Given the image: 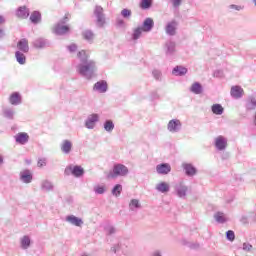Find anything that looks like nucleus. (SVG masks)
<instances>
[{
  "mask_svg": "<svg viewBox=\"0 0 256 256\" xmlns=\"http://www.w3.org/2000/svg\"><path fill=\"white\" fill-rule=\"evenodd\" d=\"M77 57L80 63L76 66V71L84 77V79H93L97 72V62L89 60V54L85 50H81L77 53Z\"/></svg>",
  "mask_w": 256,
  "mask_h": 256,
  "instance_id": "obj_1",
  "label": "nucleus"
},
{
  "mask_svg": "<svg viewBox=\"0 0 256 256\" xmlns=\"http://www.w3.org/2000/svg\"><path fill=\"white\" fill-rule=\"evenodd\" d=\"M129 173L127 166L123 164H114L113 169L108 173L107 179H117V177H125Z\"/></svg>",
  "mask_w": 256,
  "mask_h": 256,
  "instance_id": "obj_2",
  "label": "nucleus"
},
{
  "mask_svg": "<svg viewBox=\"0 0 256 256\" xmlns=\"http://www.w3.org/2000/svg\"><path fill=\"white\" fill-rule=\"evenodd\" d=\"M64 175H66L67 177H69V175H73V177L79 179V177H83V175H85V169H83V167L79 165L70 164L66 166L64 170Z\"/></svg>",
  "mask_w": 256,
  "mask_h": 256,
  "instance_id": "obj_3",
  "label": "nucleus"
},
{
  "mask_svg": "<svg viewBox=\"0 0 256 256\" xmlns=\"http://www.w3.org/2000/svg\"><path fill=\"white\" fill-rule=\"evenodd\" d=\"M67 21H69V18L66 16L55 25L54 33L56 35H67L69 33V26L65 25Z\"/></svg>",
  "mask_w": 256,
  "mask_h": 256,
  "instance_id": "obj_4",
  "label": "nucleus"
},
{
  "mask_svg": "<svg viewBox=\"0 0 256 256\" xmlns=\"http://www.w3.org/2000/svg\"><path fill=\"white\" fill-rule=\"evenodd\" d=\"M174 190L180 199H185L187 197V193L189 192V187L185 185V182L180 181L174 185Z\"/></svg>",
  "mask_w": 256,
  "mask_h": 256,
  "instance_id": "obj_5",
  "label": "nucleus"
},
{
  "mask_svg": "<svg viewBox=\"0 0 256 256\" xmlns=\"http://www.w3.org/2000/svg\"><path fill=\"white\" fill-rule=\"evenodd\" d=\"M182 128L183 124L179 119H172L167 124V129L169 133H179V131H181Z\"/></svg>",
  "mask_w": 256,
  "mask_h": 256,
  "instance_id": "obj_6",
  "label": "nucleus"
},
{
  "mask_svg": "<svg viewBox=\"0 0 256 256\" xmlns=\"http://www.w3.org/2000/svg\"><path fill=\"white\" fill-rule=\"evenodd\" d=\"M94 15L96 17V23L99 27L105 25V14L103 13V7L97 5L94 9Z\"/></svg>",
  "mask_w": 256,
  "mask_h": 256,
  "instance_id": "obj_7",
  "label": "nucleus"
},
{
  "mask_svg": "<svg viewBox=\"0 0 256 256\" xmlns=\"http://www.w3.org/2000/svg\"><path fill=\"white\" fill-rule=\"evenodd\" d=\"M99 123V114H90L85 120L86 129H95V125Z\"/></svg>",
  "mask_w": 256,
  "mask_h": 256,
  "instance_id": "obj_8",
  "label": "nucleus"
},
{
  "mask_svg": "<svg viewBox=\"0 0 256 256\" xmlns=\"http://www.w3.org/2000/svg\"><path fill=\"white\" fill-rule=\"evenodd\" d=\"M227 138L225 136H217L214 139V146L217 149V151H225L227 149Z\"/></svg>",
  "mask_w": 256,
  "mask_h": 256,
  "instance_id": "obj_9",
  "label": "nucleus"
},
{
  "mask_svg": "<svg viewBox=\"0 0 256 256\" xmlns=\"http://www.w3.org/2000/svg\"><path fill=\"white\" fill-rule=\"evenodd\" d=\"M166 35H169L170 37H174V35H177V21L172 20L166 24L165 27Z\"/></svg>",
  "mask_w": 256,
  "mask_h": 256,
  "instance_id": "obj_10",
  "label": "nucleus"
},
{
  "mask_svg": "<svg viewBox=\"0 0 256 256\" xmlns=\"http://www.w3.org/2000/svg\"><path fill=\"white\" fill-rule=\"evenodd\" d=\"M156 173L158 175H169L171 173V164L161 163L156 165Z\"/></svg>",
  "mask_w": 256,
  "mask_h": 256,
  "instance_id": "obj_11",
  "label": "nucleus"
},
{
  "mask_svg": "<svg viewBox=\"0 0 256 256\" xmlns=\"http://www.w3.org/2000/svg\"><path fill=\"white\" fill-rule=\"evenodd\" d=\"M182 168L187 177H195V175H197V168L191 163H183Z\"/></svg>",
  "mask_w": 256,
  "mask_h": 256,
  "instance_id": "obj_12",
  "label": "nucleus"
},
{
  "mask_svg": "<svg viewBox=\"0 0 256 256\" xmlns=\"http://www.w3.org/2000/svg\"><path fill=\"white\" fill-rule=\"evenodd\" d=\"M107 89H109V86L105 80H100L93 86V91H97V93H107Z\"/></svg>",
  "mask_w": 256,
  "mask_h": 256,
  "instance_id": "obj_13",
  "label": "nucleus"
},
{
  "mask_svg": "<svg viewBox=\"0 0 256 256\" xmlns=\"http://www.w3.org/2000/svg\"><path fill=\"white\" fill-rule=\"evenodd\" d=\"M20 176V181L22 183L29 184L33 181V173L30 172V170H23L19 174Z\"/></svg>",
  "mask_w": 256,
  "mask_h": 256,
  "instance_id": "obj_14",
  "label": "nucleus"
},
{
  "mask_svg": "<svg viewBox=\"0 0 256 256\" xmlns=\"http://www.w3.org/2000/svg\"><path fill=\"white\" fill-rule=\"evenodd\" d=\"M244 93L245 91L243 90V88H241V86L236 85L231 87L230 95L233 99H241Z\"/></svg>",
  "mask_w": 256,
  "mask_h": 256,
  "instance_id": "obj_15",
  "label": "nucleus"
},
{
  "mask_svg": "<svg viewBox=\"0 0 256 256\" xmlns=\"http://www.w3.org/2000/svg\"><path fill=\"white\" fill-rule=\"evenodd\" d=\"M66 221L67 223H70V225H74V227H81L83 225V219L75 215L66 216Z\"/></svg>",
  "mask_w": 256,
  "mask_h": 256,
  "instance_id": "obj_16",
  "label": "nucleus"
},
{
  "mask_svg": "<svg viewBox=\"0 0 256 256\" xmlns=\"http://www.w3.org/2000/svg\"><path fill=\"white\" fill-rule=\"evenodd\" d=\"M176 47H177V43H175V41H173V40L167 41L165 43L166 55H175V51H177Z\"/></svg>",
  "mask_w": 256,
  "mask_h": 256,
  "instance_id": "obj_17",
  "label": "nucleus"
},
{
  "mask_svg": "<svg viewBox=\"0 0 256 256\" xmlns=\"http://www.w3.org/2000/svg\"><path fill=\"white\" fill-rule=\"evenodd\" d=\"M60 149L64 155H69L73 149V143L70 140H63L60 145Z\"/></svg>",
  "mask_w": 256,
  "mask_h": 256,
  "instance_id": "obj_18",
  "label": "nucleus"
},
{
  "mask_svg": "<svg viewBox=\"0 0 256 256\" xmlns=\"http://www.w3.org/2000/svg\"><path fill=\"white\" fill-rule=\"evenodd\" d=\"M15 141L16 143H19V145H25L26 143H29V134L20 132L15 135Z\"/></svg>",
  "mask_w": 256,
  "mask_h": 256,
  "instance_id": "obj_19",
  "label": "nucleus"
},
{
  "mask_svg": "<svg viewBox=\"0 0 256 256\" xmlns=\"http://www.w3.org/2000/svg\"><path fill=\"white\" fill-rule=\"evenodd\" d=\"M155 27V22L152 18H146L142 24V27H140L141 30H143L145 33H149Z\"/></svg>",
  "mask_w": 256,
  "mask_h": 256,
  "instance_id": "obj_20",
  "label": "nucleus"
},
{
  "mask_svg": "<svg viewBox=\"0 0 256 256\" xmlns=\"http://www.w3.org/2000/svg\"><path fill=\"white\" fill-rule=\"evenodd\" d=\"M49 45L50 43L45 38H38L33 42V47H35V49H45V47H49Z\"/></svg>",
  "mask_w": 256,
  "mask_h": 256,
  "instance_id": "obj_21",
  "label": "nucleus"
},
{
  "mask_svg": "<svg viewBox=\"0 0 256 256\" xmlns=\"http://www.w3.org/2000/svg\"><path fill=\"white\" fill-rule=\"evenodd\" d=\"M17 47L22 53H29V41L26 38L19 40Z\"/></svg>",
  "mask_w": 256,
  "mask_h": 256,
  "instance_id": "obj_22",
  "label": "nucleus"
},
{
  "mask_svg": "<svg viewBox=\"0 0 256 256\" xmlns=\"http://www.w3.org/2000/svg\"><path fill=\"white\" fill-rule=\"evenodd\" d=\"M9 103L11 105H21L22 97L19 92H13L9 97Z\"/></svg>",
  "mask_w": 256,
  "mask_h": 256,
  "instance_id": "obj_23",
  "label": "nucleus"
},
{
  "mask_svg": "<svg viewBox=\"0 0 256 256\" xmlns=\"http://www.w3.org/2000/svg\"><path fill=\"white\" fill-rule=\"evenodd\" d=\"M155 189L158 193H169L171 187L167 182H160L156 185Z\"/></svg>",
  "mask_w": 256,
  "mask_h": 256,
  "instance_id": "obj_24",
  "label": "nucleus"
},
{
  "mask_svg": "<svg viewBox=\"0 0 256 256\" xmlns=\"http://www.w3.org/2000/svg\"><path fill=\"white\" fill-rule=\"evenodd\" d=\"M16 15L20 19H27L29 17V10L25 6H21L17 9Z\"/></svg>",
  "mask_w": 256,
  "mask_h": 256,
  "instance_id": "obj_25",
  "label": "nucleus"
},
{
  "mask_svg": "<svg viewBox=\"0 0 256 256\" xmlns=\"http://www.w3.org/2000/svg\"><path fill=\"white\" fill-rule=\"evenodd\" d=\"M172 74L176 77H183V75H187V68L183 66H176L173 68Z\"/></svg>",
  "mask_w": 256,
  "mask_h": 256,
  "instance_id": "obj_26",
  "label": "nucleus"
},
{
  "mask_svg": "<svg viewBox=\"0 0 256 256\" xmlns=\"http://www.w3.org/2000/svg\"><path fill=\"white\" fill-rule=\"evenodd\" d=\"M190 91L194 93V95H201V93H203V86L199 82H194L190 87Z\"/></svg>",
  "mask_w": 256,
  "mask_h": 256,
  "instance_id": "obj_27",
  "label": "nucleus"
},
{
  "mask_svg": "<svg viewBox=\"0 0 256 256\" xmlns=\"http://www.w3.org/2000/svg\"><path fill=\"white\" fill-rule=\"evenodd\" d=\"M129 209L132 213H137L141 209V202L137 199H132L129 203Z\"/></svg>",
  "mask_w": 256,
  "mask_h": 256,
  "instance_id": "obj_28",
  "label": "nucleus"
},
{
  "mask_svg": "<svg viewBox=\"0 0 256 256\" xmlns=\"http://www.w3.org/2000/svg\"><path fill=\"white\" fill-rule=\"evenodd\" d=\"M20 247L21 249L27 250L31 247V238L29 236H23L20 239Z\"/></svg>",
  "mask_w": 256,
  "mask_h": 256,
  "instance_id": "obj_29",
  "label": "nucleus"
},
{
  "mask_svg": "<svg viewBox=\"0 0 256 256\" xmlns=\"http://www.w3.org/2000/svg\"><path fill=\"white\" fill-rule=\"evenodd\" d=\"M2 115L3 117H5V119H14L15 117V110L13 108H4L2 111Z\"/></svg>",
  "mask_w": 256,
  "mask_h": 256,
  "instance_id": "obj_30",
  "label": "nucleus"
},
{
  "mask_svg": "<svg viewBox=\"0 0 256 256\" xmlns=\"http://www.w3.org/2000/svg\"><path fill=\"white\" fill-rule=\"evenodd\" d=\"M82 37L83 39H85V41H87L88 43H93V39H95V34L93 33V31L91 30H85L82 33Z\"/></svg>",
  "mask_w": 256,
  "mask_h": 256,
  "instance_id": "obj_31",
  "label": "nucleus"
},
{
  "mask_svg": "<svg viewBox=\"0 0 256 256\" xmlns=\"http://www.w3.org/2000/svg\"><path fill=\"white\" fill-rule=\"evenodd\" d=\"M30 21L34 25H37V23H41V12L39 11L32 12V14L30 15Z\"/></svg>",
  "mask_w": 256,
  "mask_h": 256,
  "instance_id": "obj_32",
  "label": "nucleus"
},
{
  "mask_svg": "<svg viewBox=\"0 0 256 256\" xmlns=\"http://www.w3.org/2000/svg\"><path fill=\"white\" fill-rule=\"evenodd\" d=\"M139 7L143 11H147V9L153 7V0H140Z\"/></svg>",
  "mask_w": 256,
  "mask_h": 256,
  "instance_id": "obj_33",
  "label": "nucleus"
},
{
  "mask_svg": "<svg viewBox=\"0 0 256 256\" xmlns=\"http://www.w3.org/2000/svg\"><path fill=\"white\" fill-rule=\"evenodd\" d=\"M16 61L19 63V65H25L27 63V58L25 57V54L21 51H16L15 53Z\"/></svg>",
  "mask_w": 256,
  "mask_h": 256,
  "instance_id": "obj_34",
  "label": "nucleus"
},
{
  "mask_svg": "<svg viewBox=\"0 0 256 256\" xmlns=\"http://www.w3.org/2000/svg\"><path fill=\"white\" fill-rule=\"evenodd\" d=\"M246 109L248 111H253L256 109V98L255 96L249 97L246 103Z\"/></svg>",
  "mask_w": 256,
  "mask_h": 256,
  "instance_id": "obj_35",
  "label": "nucleus"
},
{
  "mask_svg": "<svg viewBox=\"0 0 256 256\" xmlns=\"http://www.w3.org/2000/svg\"><path fill=\"white\" fill-rule=\"evenodd\" d=\"M41 189L43 191H48V192L53 191V189H54L53 183L49 180H43L41 182Z\"/></svg>",
  "mask_w": 256,
  "mask_h": 256,
  "instance_id": "obj_36",
  "label": "nucleus"
},
{
  "mask_svg": "<svg viewBox=\"0 0 256 256\" xmlns=\"http://www.w3.org/2000/svg\"><path fill=\"white\" fill-rule=\"evenodd\" d=\"M211 111L214 113V115H223L225 109L221 104H214L211 107Z\"/></svg>",
  "mask_w": 256,
  "mask_h": 256,
  "instance_id": "obj_37",
  "label": "nucleus"
},
{
  "mask_svg": "<svg viewBox=\"0 0 256 256\" xmlns=\"http://www.w3.org/2000/svg\"><path fill=\"white\" fill-rule=\"evenodd\" d=\"M245 9L244 5L231 4L228 6V11L230 13H237L239 11H243Z\"/></svg>",
  "mask_w": 256,
  "mask_h": 256,
  "instance_id": "obj_38",
  "label": "nucleus"
},
{
  "mask_svg": "<svg viewBox=\"0 0 256 256\" xmlns=\"http://www.w3.org/2000/svg\"><path fill=\"white\" fill-rule=\"evenodd\" d=\"M104 129L107 131V133H113V129H115V124L112 120H106L104 122Z\"/></svg>",
  "mask_w": 256,
  "mask_h": 256,
  "instance_id": "obj_39",
  "label": "nucleus"
},
{
  "mask_svg": "<svg viewBox=\"0 0 256 256\" xmlns=\"http://www.w3.org/2000/svg\"><path fill=\"white\" fill-rule=\"evenodd\" d=\"M214 219L217 223H226L227 222V217H225V214L222 212H217L214 215Z\"/></svg>",
  "mask_w": 256,
  "mask_h": 256,
  "instance_id": "obj_40",
  "label": "nucleus"
},
{
  "mask_svg": "<svg viewBox=\"0 0 256 256\" xmlns=\"http://www.w3.org/2000/svg\"><path fill=\"white\" fill-rule=\"evenodd\" d=\"M121 191H123V186L121 184H116L112 189V195L114 197H119L121 195Z\"/></svg>",
  "mask_w": 256,
  "mask_h": 256,
  "instance_id": "obj_41",
  "label": "nucleus"
},
{
  "mask_svg": "<svg viewBox=\"0 0 256 256\" xmlns=\"http://www.w3.org/2000/svg\"><path fill=\"white\" fill-rule=\"evenodd\" d=\"M182 245H186L190 249H199L200 247L199 243L188 242L185 239L182 240Z\"/></svg>",
  "mask_w": 256,
  "mask_h": 256,
  "instance_id": "obj_42",
  "label": "nucleus"
},
{
  "mask_svg": "<svg viewBox=\"0 0 256 256\" xmlns=\"http://www.w3.org/2000/svg\"><path fill=\"white\" fill-rule=\"evenodd\" d=\"M141 33H143V30L141 28H137L136 30H134V32L132 34L133 41H137V39H139V37H141Z\"/></svg>",
  "mask_w": 256,
  "mask_h": 256,
  "instance_id": "obj_43",
  "label": "nucleus"
},
{
  "mask_svg": "<svg viewBox=\"0 0 256 256\" xmlns=\"http://www.w3.org/2000/svg\"><path fill=\"white\" fill-rule=\"evenodd\" d=\"M66 49L69 51V53H77V49H79V47L77 44L71 43L70 45L66 46Z\"/></svg>",
  "mask_w": 256,
  "mask_h": 256,
  "instance_id": "obj_44",
  "label": "nucleus"
},
{
  "mask_svg": "<svg viewBox=\"0 0 256 256\" xmlns=\"http://www.w3.org/2000/svg\"><path fill=\"white\" fill-rule=\"evenodd\" d=\"M94 193H96V195H103V193H105V186H95Z\"/></svg>",
  "mask_w": 256,
  "mask_h": 256,
  "instance_id": "obj_45",
  "label": "nucleus"
},
{
  "mask_svg": "<svg viewBox=\"0 0 256 256\" xmlns=\"http://www.w3.org/2000/svg\"><path fill=\"white\" fill-rule=\"evenodd\" d=\"M226 239L228 241H235V232L233 230H228L226 232Z\"/></svg>",
  "mask_w": 256,
  "mask_h": 256,
  "instance_id": "obj_46",
  "label": "nucleus"
},
{
  "mask_svg": "<svg viewBox=\"0 0 256 256\" xmlns=\"http://www.w3.org/2000/svg\"><path fill=\"white\" fill-rule=\"evenodd\" d=\"M116 27H118L119 29L125 28V21L121 18H117Z\"/></svg>",
  "mask_w": 256,
  "mask_h": 256,
  "instance_id": "obj_47",
  "label": "nucleus"
},
{
  "mask_svg": "<svg viewBox=\"0 0 256 256\" xmlns=\"http://www.w3.org/2000/svg\"><path fill=\"white\" fill-rule=\"evenodd\" d=\"M152 75H153L154 79H156V81H160L161 75H162L161 70H153Z\"/></svg>",
  "mask_w": 256,
  "mask_h": 256,
  "instance_id": "obj_48",
  "label": "nucleus"
},
{
  "mask_svg": "<svg viewBox=\"0 0 256 256\" xmlns=\"http://www.w3.org/2000/svg\"><path fill=\"white\" fill-rule=\"evenodd\" d=\"M170 1L174 9L181 7V3H183V0H170Z\"/></svg>",
  "mask_w": 256,
  "mask_h": 256,
  "instance_id": "obj_49",
  "label": "nucleus"
},
{
  "mask_svg": "<svg viewBox=\"0 0 256 256\" xmlns=\"http://www.w3.org/2000/svg\"><path fill=\"white\" fill-rule=\"evenodd\" d=\"M242 249H243V251H248L249 252V251H251V249H253V245H251L250 243L245 242L243 244Z\"/></svg>",
  "mask_w": 256,
  "mask_h": 256,
  "instance_id": "obj_50",
  "label": "nucleus"
},
{
  "mask_svg": "<svg viewBox=\"0 0 256 256\" xmlns=\"http://www.w3.org/2000/svg\"><path fill=\"white\" fill-rule=\"evenodd\" d=\"M45 165H47V159L45 158H40L38 160V167H45Z\"/></svg>",
  "mask_w": 256,
  "mask_h": 256,
  "instance_id": "obj_51",
  "label": "nucleus"
},
{
  "mask_svg": "<svg viewBox=\"0 0 256 256\" xmlns=\"http://www.w3.org/2000/svg\"><path fill=\"white\" fill-rule=\"evenodd\" d=\"M158 98H159V94L157 92H152L150 94V101H155Z\"/></svg>",
  "mask_w": 256,
  "mask_h": 256,
  "instance_id": "obj_52",
  "label": "nucleus"
},
{
  "mask_svg": "<svg viewBox=\"0 0 256 256\" xmlns=\"http://www.w3.org/2000/svg\"><path fill=\"white\" fill-rule=\"evenodd\" d=\"M249 217L251 216H246V215L242 216L240 219L241 223H244V224L249 223Z\"/></svg>",
  "mask_w": 256,
  "mask_h": 256,
  "instance_id": "obj_53",
  "label": "nucleus"
},
{
  "mask_svg": "<svg viewBox=\"0 0 256 256\" xmlns=\"http://www.w3.org/2000/svg\"><path fill=\"white\" fill-rule=\"evenodd\" d=\"M108 235H113L115 233V227L110 226L107 228Z\"/></svg>",
  "mask_w": 256,
  "mask_h": 256,
  "instance_id": "obj_54",
  "label": "nucleus"
},
{
  "mask_svg": "<svg viewBox=\"0 0 256 256\" xmlns=\"http://www.w3.org/2000/svg\"><path fill=\"white\" fill-rule=\"evenodd\" d=\"M121 15L122 17H129V9H123Z\"/></svg>",
  "mask_w": 256,
  "mask_h": 256,
  "instance_id": "obj_55",
  "label": "nucleus"
},
{
  "mask_svg": "<svg viewBox=\"0 0 256 256\" xmlns=\"http://www.w3.org/2000/svg\"><path fill=\"white\" fill-rule=\"evenodd\" d=\"M223 75V72L221 70H217L214 72V77H221Z\"/></svg>",
  "mask_w": 256,
  "mask_h": 256,
  "instance_id": "obj_56",
  "label": "nucleus"
},
{
  "mask_svg": "<svg viewBox=\"0 0 256 256\" xmlns=\"http://www.w3.org/2000/svg\"><path fill=\"white\" fill-rule=\"evenodd\" d=\"M2 37H5V32L0 29V39H1Z\"/></svg>",
  "mask_w": 256,
  "mask_h": 256,
  "instance_id": "obj_57",
  "label": "nucleus"
},
{
  "mask_svg": "<svg viewBox=\"0 0 256 256\" xmlns=\"http://www.w3.org/2000/svg\"><path fill=\"white\" fill-rule=\"evenodd\" d=\"M1 23H5V18L3 16H0V25Z\"/></svg>",
  "mask_w": 256,
  "mask_h": 256,
  "instance_id": "obj_58",
  "label": "nucleus"
},
{
  "mask_svg": "<svg viewBox=\"0 0 256 256\" xmlns=\"http://www.w3.org/2000/svg\"><path fill=\"white\" fill-rule=\"evenodd\" d=\"M254 125L256 127V112H255V115H254Z\"/></svg>",
  "mask_w": 256,
  "mask_h": 256,
  "instance_id": "obj_59",
  "label": "nucleus"
},
{
  "mask_svg": "<svg viewBox=\"0 0 256 256\" xmlns=\"http://www.w3.org/2000/svg\"><path fill=\"white\" fill-rule=\"evenodd\" d=\"M3 163V157L0 156V165Z\"/></svg>",
  "mask_w": 256,
  "mask_h": 256,
  "instance_id": "obj_60",
  "label": "nucleus"
},
{
  "mask_svg": "<svg viewBox=\"0 0 256 256\" xmlns=\"http://www.w3.org/2000/svg\"><path fill=\"white\" fill-rule=\"evenodd\" d=\"M252 3L254 5V7H256V0H253Z\"/></svg>",
  "mask_w": 256,
  "mask_h": 256,
  "instance_id": "obj_61",
  "label": "nucleus"
}]
</instances>
